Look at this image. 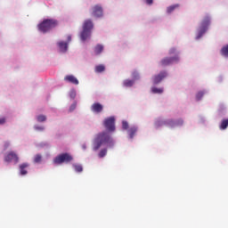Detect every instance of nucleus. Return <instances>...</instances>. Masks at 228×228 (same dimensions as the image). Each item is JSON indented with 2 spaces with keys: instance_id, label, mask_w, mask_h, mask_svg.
Instances as JSON below:
<instances>
[{
  "instance_id": "nucleus-1",
  "label": "nucleus",
  "mask_w": 228,
  "mask_h": 228,
  "mask_svg": "<svg viewBox=\"0 0 228 228\" xmlns=\"http://www.w3.org/2000/svg\"><path fill=\"white\" fill-rule=\"evenodd\" d=\"M108 143L110 147L114 145L113 139L108 132H102L96 134L93 142V151H99L102 145Z\"/></svg>"
},
{
  "instance_id": "nucleus-2",
  "label": "nucleus",
  "mask_w": 228,
  "mask_h": 228,
  "mask_svg": "<svg viewBox=\"0 0 228 228\" xmlns=\"http://www.w3.org/2000/svg\"><path fill=\"white\" fill-rule=\"evenodd\" d=\"M59 22L54 19H45L38 24L37 28L41 33H47L51 29H54L58 26Z\"/></svg>"
},
{
  "instance_id": "nucleus-3",
  "label": "nucleus",
  "mask_w": 228,
  "mask_h": 228,
  "mask_svg": "<svg viewBox=\"0 0 228 228\" xmlns=\"http://www.w3.org/2000/svg\"><path fill=\"white\" fill-rule=\"evenodd\" d=\"M83 30L80 33L82 42H86L92 37V29H94V22L91 20H86L83 24Z\"/></svg>"
},
{
  "instance_id": "nucleus-4",
  "label": "nucleus",
  "mask_w": 228,
  "mask_h": 228,
  "mask_svg": "<svg viewBox=\"0 0 228 228\" xmlns=\"http://www.w3.org/2000/svg\"><path fill=\"white\" fill-rule=\"evenodd\" d=\"M211 24V18L209 16H206L203 20L201 21V24L198 29V35L196 37L197 40L200 38L206 31H208V28H209V25Z\"/></svg>"
},
{
  "instance_id": "nucleus-5",
  "label": "nucleus",
  "mask_w": 228,
  "mask_h": 228,
  "mask_svg": "<svg viewBox=\"0 0 228 228\" xmlns=\"http://www.w3.org/2000/svg\"><path fill=\"white\" fill-rule=\"evenodd\" d=\"M72 159H74L72 155H70V153L65 152L59 154L57 157H55L53 159V163L55 165H61L62 163H70Z\"/></svg>"
},
{
  "instance_id": "nucleus-6",
  "label": "nucleus",
  "mask_w": 228,
  "mask_h": 228,
  "mask_svg": "<svg viewBox=\"0 0 228 228\" xmlns=\"http://www.w3.org/2000/svg\"><path fill=\"white\" fill-rule=\"evenodd\" d=\"M103 126L107 131L113 133L115 131V117H110L104 119Z\"/></svg>"
},
{
  "instance_id": "nucleus-7",
  "label": "nucleus",
  "mask_w": 228,
  "mask_h": 228,
  "mask_svg": "<svg viewBox=\"0 0 228 228\" xmlns=\"http://www.w3.org/2000/svg\"><path fill=\"white\" fill-rule=\"evenodd\" d=\"M177 61H179V56L166 57L160 61V65L162 67H167V65H172L173 63H177Z\"/></svg>"
},
{
  "instance_id": "nucleus-8",
  "label": "nucleus",
  "mask_w": 228,
  "mask_h": 228,
  "mask_svg": "<svg viewBox=\"0 0 228 228\" xmlns=\"http://www.w3.org/2000/svg\"><path fill=\"white\" fill-rule=\"evenodd\" d=\"M4 161L6 163H12L13 161L14 163H19V156L15 151H10L4 156Z\"/></svg>"
},
{
  "instance_id": "nucleus-9",
  "label": "nucleus",
  "mask_w": 228,
  "mask_h": 228,
  "mask_svg": "<svg viewBox=\"0 0 228 228\" xmlns=\"http://www.w3.org/2000/svg\"><path fill=\"white\" fill-rule=\"evenodd\" d=\"M102 13H103L102 6L96 4L92 7L91 14L93 15V17H96V18L102 17Z\"/></svg>"
},
{
  "instance_id": "nucleus-10",
  "label": "nucleus",
  "mask_w": 228,
  "mask_h": 228,
  "mask_svg": "<svg viewBox=\"0 0 228 228\" xmlns=\"http://www.w3.org/2000/svg\"><path fill=\"white\" fill-rule=\"evenodd\" d=\"M103 110H104V107L102 106V104L99 102H94L91 106V111H93V113H102Z\"/></svg>"
},
{
  "instance_id": "nucleus-11",
  "label": "nucleus",
  "mask_w": 228,
  "mask_h": 228,
  "mask_svg": "<svg viewBox=\"0 0 228 228\" xmlns=\"http://www.w3.org/2000/svg\"><path fill=\"white\" fill-rule=\"evenodd\" d=\"M165 77H167V72L166 71L160 72L159 75L154 77V78H153L154 85H158V84L161 83V81H163V79H165Z\"/></svg>"
},
{
  "instance_id": "nucleus-12",
  "label": "nucleus",
  "mask_w": 228,
  "mask_h": 228,
  "mask_svg": "<svg viewBox=\"0 0 228 228\" xmlns=\"http://www.w3.org/2000/svg\"><path fill=\"white\" fill-rule=\"evenodd\" d=\"M64 81H67L68 83H72V85H79V80L76 78L73 75H67L64 77Z\"/></svg>"
},
{
  "instance_id": "nucleus-13",
  "label": "nucleus",
  "mask_w": 228,
  "mask_h": 228,
  "mask_svg": "<svg viewBox=\"0 0 228 228\" xmlns=\"http://www.w3.org/2000/svg\"><path fill=\"white\" fill-rule=\"evenodd\" d=\"M58 47L61 53H66L67 49H69V43L61 41L58 43Z\"/></svg>"
},
{
  "instance_id": "nucleus-14",
  "label": "nucleus",
  "mask_w": 228,
  "mask_h": 228,
  "mask_svg": "<svg viewBox=\"0 0 228 228\" xmlns=\"http://www.w3.org/2000/svg\"><path fill=\"white\" fill-rule=\"evenodd\" d=\"M28 167H29V164H28V163H23V164L20 165V173L21 175H26L28 174V171L26 170V168H28Z\"/></svg>"
},
{
  "instance_id": "nucleus-15",
  "label": "nucleus",
  "mask_w": 228,
  "mask_h": 228,
  "mask_svg": "<svg viewBox=\"0 0 228 228\" xmlns=\"http://www.w3.org/2000/svg\"><path fill=\"white\" fill-rule=\"evenodd\" d=\"M169 124L172 127H175V126H183V124H184V120L182 118L178 119L177 121L170 120Z\"/></svg>"
},
{
  "instance_id": "nucleus-16",
  "label": "nucleus",
  "mask_w": 228,
  "mask_h": 228,
  "mask_svg": "<svg viewBox=\"0 0 228 228\" xmlns=\"http://www.w3.org/2000/svg\"><path fill=\"white\" fill-rule=\"evenodd\" d=\"M137 131H138V127L136 126L130 127L128 130V134L130 138H134V135L136 134Z\"/></svg>"
},
{
  "instance_id": "nucleus-17",
  "label": "nucleus",
  "mask_w": 228,
  "mask_h": 228,
  "mask_svg": "<svg viewBox=\"0 0 228 228\" xmlns=\"http://www.w3.org/2000/svg\"><path fill=\"white\" fill-rule=\"evenodd\" d=\"M227 127H228V118H224L221 121L219 129H221V131H224V129H226Z\"/></svg>"
},
{
  "instance_id": "nucleus-18",
  "label": "nucleus",
  "mask_w": 228,
  "mask_h": 228,
  "mask_svg": "<svg viewBox=\"0 0 228 228\" xmlns=\"http://www.w3.org/2000/svg\"><path fill=\"white\" fill-rule=\"evenodd\" d=\"M102 51H104V46L102 45H97L94 47V53L95 54H101V53H102Z\"/></svg>"
},
{
  "instance_id": "nucleus-19",
  "label": "nucleus",
  "mask_w": 228,
  "mask_h": 228,
  "mask_svg": "<svg viewBox=\"0 0 228 228\" xmlns=\"http://www.w3.org/2000/svg\"><path fill=\"white\" fill-rule=\"evenodd\" d=\"M94 70L98 74H101V72H104V70H106V67H104L102 64H100L95 67Z\"/></svg>"
},
{
  "instance_id": "nucleus-20",
  "label": "nucleus",
  "mask_w": 228,
  "mask_h": 228,
  "mask_svg": "<svg viewBox=\"0 0 228 228\" xmlns=\"http://www.w3.org/2000/svg\"><path fill=\"white\" fill-rule=\"evenodd\" d=\"M221 54H222V56H224L225 58H228V45L222 47Z\"/></svg>"
},
{
  "instance_id": "nucleus-21",
  "label": "nucleus",
  "mask_w": 228,
  "mask_h": 228,
  "mask_svg": "<svg viewBox=\"0 0 228 228\" xmlns=\"http://www.w3.org/2000/svg\"><path fill=\"white\" fill-rule=\"evenodd\" d=\"M123 85H124V86L131 87V86H133V85H134V80L126 79V80L123 82Z\"/></svg>"
},
{
  "instance_id": "nucleus-22",
  "label": "nucleus",
  "mask_w": 228,
  "mask_h": 228,
  "mask_svg": "<svg viewBox=\"0 0 228 228\" xmlns=\"http://www.w3.org/2000/svg\"><path fill=\"white\" fill-rule=\"evenodd\" d=\"M73 167H74L75 172H78V173L83 172V166L75 164L73 165Z\"/></svg>"
},
{
  "instance_id": "nucleus-23",
  "label": "nucleus",
  "mask_w": 228,
  "mask_h": 228,
  "mask_svg": "<svg viewBox=\"0 0 228 228\" xmlns=\"http://www.w3.org/2000/svg\"><path fill=\"white\" fill-rule=\"evenodd\" d=\"M175 8H179V4H175V5H171V6L167 7V13H172V12H174V10H175Z\"/></svg>"
},
{
  "instance_id": "nucleus-24",
  "label": "nucleus",
  "mask_w": 228,
  "mask_h": 228,
  "mask_svg": "<svg viewBox=\"0 0 228 228\" xmlns=\"http://www.w3.org/2000/svg\"><path fill=\"white\" fill-rule=\"evenodd\" d=\"M151 92L153 94H163V88L152 87Z\"/></svg>"
},
{
  "instance_id": "nucleus-25",
  "label": "nucleus",
  "mask_w": 228,
  "mask_h": 228,
  "mask_svg": "<svg viewBox=\"0 0 228 228\" xmlns=\"http://www.w3.org/2000/svg\"><path fill=\"white\" fill-rule=\"evenodd\" d=\"M106 154H108V150L102 149L100 151L98 156H99V158H104V156H106Z\"/></svg>"
},
{
  "instance_id": "nucleus-26",
  "label": "nucleus",
  "mask_w": 228,
  "mask_h": 228,
  "mask_svg": "<svg viewBox=\"0 0 228 228\" xmlns=\"http://www.w3.org/2000/svg\"><path fill=\"white\" fill-rule=\"evenodd\" d=\"M47 120V117L45 115L37 116V122H45Z\"/></svg>"
},
{
  "instance_id": "nucleus-27",
  "label": "nucleus",
  "mask_w": 228,
  "mask_h": 228,
  "mask_svg": "<svg viewBox=\"0 0 228 228\" xmlns=\"http://www.w3.org/2000/svg\"><path fill=\"white\" fill-rule=\"evenodd\" d=\"M204 91H200L196 94V99L197 101H200V99H202V97H204Z\"/></svg>"
},
{
  "instance_id": "nucleus-28",
  "label": "nucleus",
  "mask_w": 228,
  "mask_h": 228,
  "mask_svg": "<svg viewBox=\"0 0 228 228\" xmlns=\"http://www.w3.org/2000/svg\"><path fill=\"white\" fill-rule=\"evenodd\" d=\"M35 163H40L42 161V155L37 154L34 159Z\"/></svg>"
},
{
  "instance_id": "nucleus-29",
  "label": "nucleus",
  "mask_w": 228,
  "mask_h": 228,
  "mask_svg": "<svg viewBox=\"0 0 228 228\" xmlns=\"http://www.w3.org/2000/svg\"><path fill=\"white\" fill-rule=\"evenodd\" d=\"M122 128L125 130L129 129V123L127 121H122Z\"/></svg>"
},
{
  "instance_id": "nucleus-30",
  "label": "nucleus",
  "mask_w": 228,
  "mask_h": 228,
  "mask_svg": "<svg viewBox=\"0 0 228 228\" xmlns=\"http://www.w3.org/2000/svg\"><path fill=\"white\" fill-rule=\"evenodd\" d=\"M132 77L133 79L136 80V79H140V75L136 72V71H134L132 73Z\"/></svg>"
},
{
  "instance_id": "nucleus-31",
  "label": "nucleus",
  "mask_w": 228,
  "mask_h": 228,
  "mask_svg": "<svg viewBox=\"0 0 228 228\" xmlns=\"http://www.w3.org/2000/svg\"><path fill=\"white\" fill-rule=\"evenodd\" d=\"M6 122V118H0V126H3Z\"/></svg>"
},
{
  "instance_id": "nucleus-32",
  "label": "nucleus",
  "mask_w": 228,
  "mask_h": 228,
  "mask_svg": "<svg viewBox=\"0 0 228 228\" xmlns=\"http://www.w3.org/2000/svg\"><path fill=\"white\" fill-rule=\"evenodd\" d=\"M36 131H44V126H35Z\"/></svg>"
},
{
  "instance_id": "nucleus-33",
  "label": "nucleus",
  "mask_w": 228,
  "mask_h": 228,
  "mask_svg": "<svg viewBox=\"0 0 228 228\" xmlns=\"http://www.w3.org/2000/svg\"><path fill=\"white\" fill-rule=\"evenodd\" d=\"M146 4H152L154 0H145Z\"/></svg>"
},
{
  "instance_id": "nucleus-34",
  "label": "nucleus",
  "mask_w": 228,
  "mask_h": 228,
  "mask_svg": "<svg viewBox=\"0 0 228 228\" xmlns=\"http://www.w3.org/2000/svg\"><path fill=\"white\" fill-rule=\"evenodd\" d=\"M175 53V48H171L169 50V54H174Z\"/></svg>"
},
{
  "instance_id": "nucleus-35",
  "label": "nucleus",
  "mask_w": 228,
  "mask_h": 228,
  "mask_svg": "<svg viewBox=\"0 0 228 228\" xmlns=\"http://www.w3.org/2000/svg\"><path fill=\"white\" fill-rule=\"evenodd\" d=\"M8 147H10V142H5L4 143V149H8Z\"/></svg>"
},
{
  "instance_id": "nucleus-36",
  "label": "nucleus",
  "mask_w": 228,
  "mask_h": 228,
  "mask_svg": "<svg viewBox=\"0 0 228 228\" xmlns=\"http://www.w3.org/2000/svg\"><path fill=\"white\" fill-rule=\"evenodd\" d=\"M72 40V36H68V42H70Z\"/></svg>"
},
{
  "instance_id": "nucleus-37",
  "label": "nucleus",
  "mask_w": 228,
  "mask_h": 228,
  "mask_svg": "<svg viewBox=\"0 0 228 228\" xmlns=\"http://www.w3.org/2000/svg\"><path fill=\"white\" fill-rule=\"evenodd\" d=\"M70 95H71L72 97H76V93H75V92H72Z\"/></svg>"
},
{
  "instance_id": "nucleus-38",
  "label": "nucleus",
  "mask_w": 228,
  "mask_h": 228,
  "mask_svg": "<svg viewBox=\"0 0 228 228\" xmlns=\"http://www.w3.org/2000/svg\"><path fill=\"white\" fill-rule=\"evenodd\" d=\"M83 149H86V145H83Z\"/></svg>"
}]
</instances>
